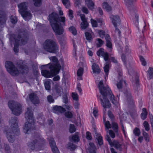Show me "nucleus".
Segmentation results:
<instances>
[{"label": "nucleus", "mask_w": 153, "mask_h": 153, "mask_svg": "<svg viewBox=\"0 0 153 153\" xmlns=\"http://www.w3.org/2000/svg\"><path fill=\"white\" fill-rule=\"evenodd\" d=\"M112 127L116 134L118 135V126L117 124L114 122L112 121L111 123Z\"/></svg>", "instance_id": "cd10ccee"}, {"label": "nucleus", "mask_w": 153, "mask_h": 153, "mask_svg": "<svg viewBox=\"0 0 153 153\" xmlns=\"http://www.w3.org/2000/svg\"><path fill=\"white\" fill-rule=\"evenodd\" d=\"M63 106L65 107L67 110H70L72 108V106L68 105H64Z\"/></svg>", "instance_id": "338daca9"}, {"label": "nucleus", "mask_w": 153, "mask_h": 153, "mask_svg": "<svg viewBox=\"0 0 153 153\" xmlns=\"http://www.w3.org/2000/svg\"><path fill=\"white\" fill-rule=\"evenodd\" d=\"M126 5L128 7L129 10H135L133 7V2L134 0H124Z\"/></svg>", "instance_id": "4be33fe9"}, {"label": "nucleus", "mask_w": 153, "mask_h": 153, "mask_svg": "<svg viewBox=\"0 0 153 153\" xmlns=\"http://www.w3.org/2000/svg\"><path fill=\"white\" fill-rule=\"evenodd\" d=\"M105 138L108 141L111 146H114L117 149L120 151H122V145L120 144L119 142L117 140H114L113 142H112L110 137L108 134L106 135Z\"/></svg>", "instance_id": "4468645a"}, {"label": "nucleus", "mask_w": 153, "mask_h": 153, "mask_svg": "<svg viewBox=\"0 0 153 153\" xmlns=\"http://www.w3.org/2000/svg\"><path fill=\"white\" fill-rule=\"evenodd\" d=\"M89 147L88 148L90 153H96V147L93 143H89Z\"/></svg>", "instance_id": "a878e982"}, {"label": "nucleus", "mask_w": 153, "mask_h": 153, "mask_svg": "<svg viewBox=\"0 0 153 153\" xmlns=\"http://www.w3.org/2000/svg\"><path fill=\"white\" fill-rule=\"evenodd\" d=\"M15 40L13 51L15 53L19 51V46L26 44L29 39L27 31L24 29H19L15 34L12 35Z\"/></svg>", "instance_id": "7ed1b4c3"}, {"label": "nucleus", "mask_w": 153, "mask_h": 153, "mask_svg": "<svg viewBox=\"0 0 153 153\" xmlns=\"http://www.w3.org/2000/svg\"><path fill=\"white\" fill-rule=\"evenodd\" d=\"M72 139L74 142H78L79 140V137L77 134H75L72 136Z\"/></svg>", "instance_id": "8fccbe9b"}, {"label": "nucleus", "mask_w": 153, "mask_h": 153, "mask_svg": "<svg viewBox=\"0 0 153 153\" xmlns=\"http://www.w3.org/2000/svg\"><path fill=\"white\" fill-rule=\"evenodd\" d=\"M97 140L98 144L100 146H101L103 144L102 138L101 136H99L98 137H95Z\"/></svg>", "instance_id": "c9c22d12"}, {"label": "nucleus", "mask_w": 153, "mask_h": 153, "mask_svg": "<svg viewBox=\"0 0 153 153\" xmlns=\"http://www.w3.org/2000/svg\"><path fill=\"white\" fill-rule=\"evenodd\" d=\"M77 147L76 145L71 143H69L66 145L67 148L70 149L71 151L74 150Z\"/></svg>", "instance_id": "7c9ffc66"}, {"label": "nucleus", "mask_w": 153, "mask_h": 153, "mask_svg": "<svg viewBox=\"0 0 153 153\" xmlns=\"http://www.w3.org/2000/svg\"><path fill=\"white\" fill-rule=\"evenodd\" d=\"M86 137L88 140H91L92 139V137L91 133L89 131H87L86 133Z\"/></svg>", "instance_id": "bf43d9fd"}, {"label": "nucleus", "mask_w": 153, "mask_h": 153, "mask_svg": "<svg viewBox=\"0 0 153 153\" xmlns=\"http://www.w3.org/2000/svg\"><path fill=\"white\" fill-rule=\"evenodd\" d=\"M106 45L107 47L111 49L112 48V45L111 41L106 42Z\"/></svg>", "instance_id": "0e129e2a"}, {"label": "nucleus", "mask_w": 153, "mask_h": 153, "mask_svg": "<svg viewBox=\"0 0 153 153\" xmlns=\"http://www.w3.org/2000/svg\"><path fill=\"white\" fill-rule=\"evenodd\" d=\"M5 66L7 71L11 75L13 76L19 75V71L12 62L10 61L6 62L5 64Z\"/></svg>", "instance_id": "9b49d317"}, {"label": "nucleus", "mask_w": 153, "mask_h": 153, "mask_svg": "<svg viewBox=\"0 0 153 153\" xmlns=\"http://www.w3.org/2000/svg\"><path fill=\"white\" fill-rule=\"evenodd\" d=\"M81 19L82 22L81 23V27L83 30L85 29L88 26V23L87 22V19L85 17V15L81 14L80 15Z\"/></svg>", "instance_id": "6ab92c4d"}, {"label": "nucleus", "mask_w": 153, "mask_h": 153, "mask_svg": "<svg viewBox=\"0 0 153 153\" xmlns=\"http://www.w3.org/2000/svg\"><path fill=\"white\" fill-rule=\"evenodd\" d=\"M69 31L71 32L74 35L76 34L77 31L76 28L73 26H71L68 28Z\"/></svg>", "instance_id": "58836bf2"}, {"label": "nucleus", "mask_w": 153, "mask_h": 153, "mask_svg": "<svg viewBox=\"0 0 153 153\" xmlns=\"http://www.w3.org/2000/svg\"><path fill=\"white\" fill-rule=\"evenodd\" d=\"M10 19L11 22L14 24L16 23L17 21V18L13 16H11Z\"/></svg>", "instance_id": "6e6d98bb"}, {"label": "nucleus", "mask_w": 153, "mask_h": 153, "mask_svg": "<svg viewBox=\"0 0 153 153\" xmlns=\"http://www.w3.org/2000/svg\"><path fill=\"white\" fill-rule=\"evenodd\" d=\"M127 95L128 97V101L129 104L130 105L133 106L134 104V103L133 102V100L131 97V94L130 93L128 92Z\"/></svg>", "instance_id": "f704fd0d"}, {"label": "nucleus", "mask_w": 153, "mask_h": 153, "mask_svg": "<svg viewBox=\"0 0 153 153\" xmlns=\"http://www.w3.org/2000/svg\"><path fill=\"white\" fill-rule=\"evenodd\" d=\"M29 98L31 102L34 104H38L39 100L37 94L34 93H31L29 95Z\"/></svg>", "instance_id": "a211bd4d"}, {"label": "nucleus", "mask_w": 153, "mask_h": 153, "mask_svg": "<svg viewBox=\"0 0 153 153\" xmlns=\"http://www.w3.org/2000/svg\"><path fill=\"white\" fill-rule=\"evenodd\" d=\"M33 136V140L27 143L28 148L32 150L41 146L44 142V140L41 139L39 134H35Z\"/></svg>", "instance_id": "423d86ee"}, {"label": "nucleus", "mask_w": 153, "mask_h": 153, "mask_svg": "<svg viewBox=\"0 0 153 153\" xmlns=\"http://www.w3.org/2000/svg\"><path fill=\"white\" fill-rule=\"evenodd\" d=\"M98 33L100 37L102 38H103L105 35V32L103 30H99L98 31Z\"/></svg>", "instance_id": "3c124183"}, {"label": "nucleus", "mask_w": 153, "mask_h": 153, "mask_svg": "<svg viewBox=\"0 0 153 153\" xmlns=\"http://www.w3.org/2000/svg\"><path fill=\"white\" fill-rule=\"evenodd\" d=\"M62 99L63 102L67 104L68 102V97L66 93H64L62 96Z\"/></svg>", "instance_id": "a19ab883"}, {"label": "nucleus", "mask_w": 153, "mask_h": 153, "mask_svg": "<svg viewBox=\"0 0 153 153\" xmlns=\"http://www.w3.org/2000/svg\"><path fill=\"white\" fill-rule=\"evenodd\" d=\"M55 89L56 92L58 95L59 96H61V93H62L63 90L62 88L58 85H55Z\"/></svg>", "instance_id": "c85d7f7f"}, {"label": "nucleus", "mask_w": 153, "mask_h": 153, "mask_svg": "<svg viewBox=\"0 0 153 153\" xmlns=\"http://www.w3.org/2000/svg\"><path fill=\"white\" fill-rule=\"evenodd\" d=\"M49 17L52 27L56 34L61 35L62 34L64 30L60 22H62L65 25V17H59L57 14L54 12L50 14Z\"/></svg>", "instance_id": "f03ea898"}, {"label": "nucleus", "mask_w": 153, "mask_h": 153, "mask_svg": "<svg viewBox=\"0 0 153 153\" xmlns=\"http://www.w3.org/2000/svg\"><path fill=\"white\" fill-rule=\"evenodd\" d=\"M17 66L19 69L20 72L22 74L27 73L28 71V68L27 66L23 64L22 61L18 62Z\"/></svg>", "instance_id": "dca6fc26"}, {"label": "nucleus", "mask_w": 153, "mask_h": 153, "mask_svg": "<svg viewBox=\"0 0 153 153\" xmlns=\"http://www.w3.org/2000/svg\"><path fill=\"white\" fill-rule=\"evenodd\" d=\"M15 135H16L15 133V131L12 130V129L8 130L6 133L7 137L10 142L13 143L15 140Z\"/></svg>", "instance_id": "2eb2a0df"}, {"label": "nucleus", "mask_w": 153, "mask_h": 153, "mask_svg": "<svg viewBox=\"0 0 153 153\" xmlns=\"http://www.w3.org/2000/svg\"><path fill=\"white\" fill-rule=\"evenodd\" d=\"M108 116L112 121L114 120V116L112 112L110 111H108Z\"/></svg>", "instance_id": "5fc2aeb1"}, {"label": "nucleus", "mask_w": 153, "mask_h": 153, "mask_svg": "<svg viewBox=\"0 0 153 153\" xmlns=\"http://www.w3.org/2000/svg\"><path fill=\"white\" fill-rule=\"evenodd\" d=\"M83 72V68L81 67H80L77 71V75L78 76L81 77L82 76Z\"/></svg>", "instance_id": "a18cd8bd"}, {"label": "nucleus", "mask_w": 153, "mask_h": 153, "mask_svg": "<svg viewBox=\"0 0 153 153\" xmlns=\"http://www.w3.org/2000/svg\"><path fill=\"white\" fill-rule=\"evenodd\" d=\"M50 59L52 61V62L46 65H48L49 68H53L56 70V71H58L59 72L61 67L57 59L54 56L51 57Z\"/></svg>", "instance_id": "f8f14e48"}, {"label": "nucleus", "mask_w": 153, "mask_h": 153, "mask_svg": "<svg viewBox=\"0 0 153 153\" xmlns=\"http://www.w3.org/2000/svg\"><path fill=\"white\" fill-rule=\"evenodd\" d=\"M103 7L107 11H109L111 10V7L107 2H104L102 4Z\"/></svg>", "instance_id": "473e14b6"}, {"label": "nucleus", "mask_w": 153, "mask_h": 153, "mask_svg": "<svg viewBox=\"0 0 153 153\" xmlns=\"http://www.w3.org/2000/svg\"><path fill=\"white\" fill-rule=\"evenodd\" d=\"M108 133L110 137L113 138H114L115 134L113 130H108Z\"/></svg>", "instance_id": "052dcab7"}, {"label": "nucleus", "mask_w": 153, "mask_h": 153, "mask_svg": "<svg viewBox=\"0 0 153 153\" xmlns=\"http://www.w3.org/2000/svg\"><path fill=\"white\" fill-rule=\"evenodd\" d=\"M134 133L137 136H138L140 134V129L137 128H135L133 131Z\"/></svg>", "instance_id": "49530a36"}, {"label": "nucleus", "mask_w": 153, "mask_h": 153, "mask_svg": "<svg viewBox=\"0 0 153 153\" xmlns=\"http://www.w3.org/2000/svg\"><path fill=\"white\" fill-rule=\"evenodd\" d=\"M135 86L136 88L137 89L140 86V83L138 78L136 77L135 81Z\"/></svg>", "instance_id": "09e8293b"}, {"label": "nucleus", "mask_w": 153, "mask_h": 153, "mask_svg": "<svg viewBox=\"0 0 153 153\" xmlns=\"http://www.w3.org/2000/svg\"><path fill=\"white\" fill-rule=\"evenodd\" d=\"M49 142L53 153H59V151L56 146V143L54 139L52 138H50L49 140Z\"/></svg>", "instance_id": "f3484780"}, {"label": "nucleus", "mask_w": 153, "mask_h": 153, "mask_svg": "<svg viewBox=\"0 0 153 153\" xmlns=\"http://www.w3.org/2000/svg\"><path fill=\"white\" fill-rule=\"evenodd\" d=\"M86 4L89 10H92L94 8V3L92 0H85Z\"/></svg>", "instance_id": "b1692460"}, {"label": "nucleus", "mask_w": 153, "mask_h": 153, "mask_svg": "<svg viewBox=\"0 0 153 153\" xmlns=\"http://www.w3.org/2000/svg\"><path fill=\"white\" fill-rule=\"evenodd\" d=\"M53 110L55 111V113L59 112L62 113L65 112L66 110L65 108L60 106L56 105L53 107Z\"/></svg>", "instance_id": "393cba45"}, {"label": "nucleus", "mask_w": 153, "mask_h": 153, "mask_svg": "<svg viewBox=\"0 0 153 153\" xmlns=\"http://www.w3.org/2000/svg\"><path fill=\"white\" fill-rule=\"evenodd\" d=\"M72 97L74 100L77 101L78 100V95L76 93H72Z\"/></svg>", "instance_id": "13d9d810"}, {"label": "nucleus", "mask_w": 153, "mask_h": 153, "mask_svg": "<svg viewBox=\"0 0 153 153\" xmlns=\"http://www.w3.org/2000/svg\"><path fill=\"white\" fill-rule=\"evenodd\" d=\"M147 74L149 75V79H153V68L149 67L147 71Z\"/></svg>", "instance_id": "2f4dec72"}, {"label": "nucleus", "mask_w": 153, "mask_h": 153, "mask_svg": "<svg viewBox=\"0 0 153 153\" xmlns=\"http://www.w3.org/2000/svg\"><path fill=\"white\" fill-rule=\"evenodd\" d=\"M34 4L36 7H39L41 4L42 0H33Z\"/></svg>", "instance_id": "79ce46f5"}, {"label": "nucleus", "mask_w": 153, "mask_h": 153, "mask_svg": "<svg viewBox=\"0 0 153 153\" xmlns=\"http://www.w3.org/2000/svg\"><path fill=\"white\" fill-rule=\"evenodd\" d=\"M8 106L13 114L16 115H19L21 111V105L13 100H10L8 102Z\"/></svg>", "instance_id": "9d476101"}, {"label": "nucleus", "mask_w": 153, "mask_h": 153, "mask_svg": "<svg viewBox=\"0 0 153 153\" xmlns=\"http://www.w3.org/2000/svg\"><path fill=\"white\" fill-rule=\"evenodd\" d=\"M25 117L27 120H31V123L29 122H26L24 127V132L28 134L31 130L34 129L35 125L34 122L33 113L32 110V108L30 107L27 108V111L25 113Z\"/></svg>", "instance_id": "20e7f679"}, {"label": "nucleus", "mask_w": 153, "mask_h": 153, "mask_svg": "<svg viewBox=\"0 0 153 153\" xmlns=\"http://www.w3.org/2000/svg\"><path fill=\"white\" fill-rule=\"evenodd\" d=\"M51 82L48 81H46L44 83L45 86L46 90H50L51 89Z\"/></svg>", "instance_id": "4c0bfd02"}, {"label": "nucleus", "mask_w": 153, "mask_h": 153, "mask_svg": "<svg viewBox=\"0 0 153 153\" xmlns=\"http://www.w3.org/2000/svg\"><path fill=\"white\" fill-rule=\"evenodd\" d=\"M140 60L142 62V64L144 66L146 65V62L144 58L141 56H139Z\"/></svg>", "instance_id": "603ef678"}, {"label": "nucleus", "mask_w": 153, "mask_h": 153, "mask_svg": "<svg viewBox=\"0 0 153 153\" xmlns=\"http://www.w3.org/2000/svg\"><path fill=\"white\" fill-rule=\"evenodd\" d=\"M118 79L120 80V81L116 84V85L118 88L119 89H121L122 88V83L123 82V80L122 79L121 76L122 75V73L121 72H120L119 73Z\"/></svg>", "instance_id": "5701e85b"}, {"label": "nucleus", "mask_w": 153, "mask_h": 153, "mask_svg": "<svg viewBox=\"0 0 153 153\" xmlns=\"http://www.w3.org/2000/svg\"><path fill=\"white\" fill-rule=\"evenodd\" d=\"M81 10L83 13L86 14H88L89 13V11L88 8L84 6L82 7Z\"/></svg>", "instance_id": "4d7b16f0"}, {"label": "nucleus", "mask_w": 153, "mask_h": 153, "mask_svg": "<svg viewBox=\"0 0 153 153\" xmlns=\"http://www.w3.org/2000/svg\"><path fill=\"white\" fill-rule=\"evenodd\" d=\"M92 69L94 73L99 74L100 72V69L97 65L94 63L92 65Z\"/></svg>", "instance_id": "bb28decb"}, {"label": "nucleus", "mask_w": 153, "mask_h": 153, "mask_svg": "<svg viewBox=\"0 0 153 153\" xmlns=\"http://www.w3.org/2000/svg\"><path fill=\"white\" fill-rule=\"evenodd\" d=\"M148 115V112L146 109L143 108L142 109V112L141 114V117L143 120H145L146 118Z\"/></svg>", "instance_id": "c756f323"}, {"label": "nucleus", "mask_w": 153, "mask_h": 153, "mask_svg": "<svg viewBox=\"0 0 153 153\" xmlns=\"http://www.w3.org/2000/svg\"><path fill=\"white\" fill-rule=\"evenodd\" d=\"M73 12L72 10H69V16L70 17L71 19H72L73 17Z\"/></svg>", "instance_id": "69168bd1"}, {"label": "nucleus", "mask_w": 153, "mask_h": 153, "mask_svg": "<svg viewBox=\"0 0 153 153\" xmlns=\"http://www.w3.org/2000/svg\"><path fill=\"white\" fill-rule=\"evenodd\" d=\"M104 50L102 48H100L97 51V54L98 56H102L104 57V59L105 61H107L106 64L104 67L103 68L104 71L106 74V76H108V73L109 71V62L108 61V53L105 52Z\"/></svg>", "instance_id": "1a4fd4ad"}, {"label": "nucleus", "mask_w": 153, "mask_h": 153, "mask_svg": "<svg viewBox=\"0 0 153 153\" xmlns=\"http://www.w3.org/2000/svg\"><path fill=\"white\" fill-rule=\"evenodd\" d=\"M105 39L106 42L111 41V39L110 38V36L108 34H107L105 35Z\"/></svg>", "instance_id": "774afa93"}, {"label": "nucleus", "mask_w": 153, "mask_h": 153, "mask_svg": "<svg viewBox=\"0 0 153 153\" xmlns=\"http://www.w3.org/2000/svg\"><path fill=\"white\" fill-rule=\"evenodd\" d=\"M76 130L74 125L73 124H70V126L69 131L71 133H72Z\"/></svg>", "instance_id": "de8ad7c7"}, {"label": "nucleus", "mask_w": 153, "mask_h": 153, "mask_svg": "<svg viewBox=\"0 0 153 153\" xmlns=\"http://www.w3.org/2000/svg\"><path fill=\"white\" fill-rule=\"evenodd\" d=\"M6 20L5 13L3 11L0 10V25L5 24Z\"/></svg>", "instance_id": "412c9836"}, {"label": "nucleus", "mask_w": 153, "mask_h": 153, "mask_svg": "<svg viewBox=\"0 0 153 153\" xmlns=\"http://www.w3.org/2000/svg\"><path fill=\"white\" fill-rule=\"evenodd\" d=\"M65 116L67 118H71L73 116L72 113L71 112L67 111L65 113Z\"/></svg>", "instance_id": "864d4df0"}, {"label": "nucleus", "mask_w": 153, "mask_h": 153, "mask_svg": "<svg viewBox=\"0 0 153 153\" xmlns=\"http://www.w3.org/2000/svg\"><path fill=\"white\" fill-rule=\"evenodd\" d=\"M62 2L66 8H69L70 6L69 0H62Z\"/></svg>", "instance_id": "e433bc0d"}, {"label": "nucleus", "mask_w": 153, "mask_h": 153, "mask_svg": "<svg viewBox=\"0 0 153 153\" xmlns=\"http://www.w3.org/2000/svg\"><path fill=\"white\" fill-rule=\"evenodd\" d=\"M91 29H89L88 31L86 32L85 33V35L87 40H90L92 38V36L91 33Z\"/></svg>", "instance_id": "72a5a7b5"}, {"label": "nucleus", "mask_w": 153, "mask_h": 153, "mask_svg": "<svg viewBox=\"0 0 153 153\" xmlns=\"http://www.w3.org/2000/svg\"><path fill=\"white\" fill-rule=\"evenodd\" d=\"M44 49L51 53H55L58 50V47L55 40L48 39L46 40L43 44Z\"/></svg>", "instance_id": "39448f33"}, {"label": "nucleus", "mask_w": 153, "mask_h": 153, "mask_svg": "<svg viewBox=\"0 0 153 153\" xmlns=\"http://www.w3.org/2000/svg\"><path fill=\"white\" fill-rule=\"evenodd\" d=\"M91 21L93 26L95 27H96L97 26V22L96 20H94L93 19H91Z\"/></svg>", "instance_id": "e2e57ef3"}, {"label": "nucleus", "mask_w": 153, "mask_h": 153, "mask_svg": "<svg viewBox=\"0 0 153 153\" xmlns=\"http://www.w3.org/2000/svg\"><path fill=\"white\" fill-rule=\"evenodd\" d=\"M98 42L97 43V47H100L104 43V42L100 39H97Z\"/></svg>", "instance_id": "37998d69"}, {"label": "nucleus", "mask_w": 153, "mask_h": 153, "mask_svg": "<svg viewBox=\"0 0 153 153\" xmlns=\"http://www.w3.org/2000/svg\"><path fill=\"white\" fill-rule=\"evenodd\" d=\"M18 120L16 117H12L10 120V123L11 125V129L15 131L16 135H19L20 132L18 128Z\"/></svg>", "instance_id": "ddd939ff"}, {"label": "nucleus", "mask_w": 153, "mask_h": 153, "mask_svg": "<svg viewBox=\"0 0 153 153\" xmlns=\"http://www.w3.org/2000/svg\"><path fill=\"white\" fill-rule=\"evenodd\" d=\"M98 86L100 92L103 97V100L100 99L102 106L104 108H109L111 106L110 103L107 97L110 98L111 101L114 104H116L117 101L114 99V96L112 94V92L108 86H104L103 81L102 80L100 81Z\"/></svg>", "instance_id": "f257e3e1"}, {"label": "nucleus", "mask_w": 153, "mask_h": 153, "mask_svg": "<svg viewBox=\"0 0 153 153\" xmlns=\"http://www.w3.org/2000/svg\"><path fill=\"white\" fill-rule=\"evenodd\" d=\"M27 3L23 2L18 6L19 9V12L25 20H28L30 19L32 17L31 13L29 11H27Z\"/></svg>", "instance_id": "0eeeda50"}, {"label": "nucleus", "mask_w": 153, "mask_h": 153, "mask_svg": "<svg viewBox=\"0 0 153 153\" xmlns=\"http://www.w3.org/2000/svg\"><path fill=\"white\" fill-rule=\"evenodd\" d=\"M143 125L146 131H148L149 130V125L147 121H145L143 123Z\"/></svg>", "instance_id": "c03bdc74"}, {"label": "nucleus", "mask_w": 153, "mask_h": 153, "mask_svg": "<svg viewBox=\"0 0 153 153\" xmlns=\"http://www.w3.org/2000/svg\"><path fill=\"white\" fill-rule=\"evenodd\" d=\"M41 73L42 76L48 78L56 75L59 73L58 71L53 68H49L48 65H42L41 67Z\"/></svg>", "instance_id": "6e6552de"}, {"label": "nucleus", "mask_w": 153, "mask_h": 153, "mask_svg": "<svg viewBox=\"0 0 153 153\" xmlns=\"http://www.w3.org/2000/svg\"><path fill=\"white\" fill-rule=\"evenodd\" d=\"M111 18L112 22L115 27L117 26V24L119 23L120 22V18L118 15L112 16Z\"/></svg>", "instance_id": "aec40b11"}, {"label": "nucleus", "mask_w": 153, "mask_h": 153, "mask_svg": "<svg viewBox=\"0 0 153 153\" xmlns=\"http://www.w3.org/2000/svg\"><path fill=\"white\" fill-rule=\"evenodd\" d=\"M47 100L48 102L50 103L53 102H54V100L53 97L50 95L47 97Z\"/></svg>", "instance_id": "680f3d73"}, {"label": "nucleus", "mask_w": 153, "mask_h": 153, "mask_svg": "<svg viewBox=\"0 0 153 153\" xmlns=\"http://www.w3.org/2000/svg\"><path fill=\"white\" fill-rule=\"evenodd\" d=\"M105 130L108 132V129L111 128L112 124L110 123L109 121H107L105 123Z\"/></svg>", "instance_id": "ea45409f"}]
</instances>
